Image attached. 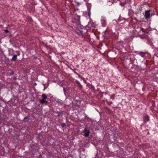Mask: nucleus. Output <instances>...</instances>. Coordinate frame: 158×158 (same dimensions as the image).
I'll use <instances>...</instances> for the list:
<instances>
[{
	"mask_svg": "<svg viewBox=\"0 0 158 158\" xmlns=\"http://www.w3.org/2000/svg\"><path fill=\"white\" fill-rule=\"evenodd\" d=\"M74 101L73 102V107L74 110H77L80 106V102L79 101Z\"/></svg>",
	"mask_w": 158,
	"mask_h": 158,
	"instance_id": "nucleus-1",
	"label": "nucleus"
},
{
	"mask_svg": "<svg viewBox=\"0 0 158 158\" xmlns=\"http://www.w3.org/2000/svg\"><path fill=\"white\" fill-rule=\"evenodd\" d=\"M86 5L88 9V15L90 17L91 14L90 9L92 6L91 3L89 2L86 3Z\"/></svg>",
	"mask_w": 158,
	"mask_h": 158,
	"instance_id": "nucleus-2",
	"label": "nucleus"
},
{
	"mask_svg": "<svg viewBox=\"0 0 158 158\" xmlns=\"http://www.w3.org/2000/svg\"><path fill=\"white\" fill-rule=\"evenodd\" d=\"M72 18L74 19V21L75 22H77L80 23V16L77 15H74L73 16Z\"/></svg>",
	"mask_w": 158,
	"mask_h": 158,
	"instance_id": "nucleus-3",
	"label": "nucleus"
},
{
	"mask_svg": "<svg viewBox=\"0 0 158 158\" xmlns=\"http://www.w3.org/2000/svg\"><path fill=\"white\" fill-rule=\"evenodd\" d=\"M101 23L102 26L103 27H106L107 25L106 19L104 18H102L101 20Z\"/></svg>",
	"mask_w": 158,
	"mask_h": 158,
	"instance_id": "nucleus-4",
	"label": "nucleus"
},
{
	"mask_svg": "<svg viewBox=\"0 0 158 158\" xmlns=\"http://www.w3.org/2000/svg\"><path fill=\"white\" fill-rule=\"evenodd\" d=\"M150 10H148L146 11L145 14V18L146 19H148L150 18Z\"/></svg>",
	"mask_w": 158,
	"mask_h": 158,
	"instance_id": "nucleus-5",
	"label": "nucleus"
},
{
	"mask_svg": "<svg viewBox=\"0 0 158 158\" xmlns=\"http://www.w3.org/2000/svg\"><path fill=\"white\" fill-rule=\"evenodd\" d=\"M83 31L82 30L77 29L76 31V33L79 35L83 36H84V34L83 33Z\"/></svg>",
	"mask_w": 158,
	"mask_h": 158,
	"instance_id": "nucleus-6",
	"label": "nucleus"
},
{
	"mask_svg": "<svg viewBox=\"0 0 158 158\" xmlns=\"http://www.w3.org/2000/svg\"><path fill=\"white\" fill-rule=\"evenodd\" d=\"M149 120V118L147 114H145L143 117V121L144 123L148 121Z\"/></svg>",
	"mask_w": 158,
	"mask_h": 158,
	"instance_id": "nucleus-7",
	"label": "nucleus"
},
{
	"mask_svg": "<svg viewBox=\"0 0 158 158\" xmlns=\"http://www.w3.org/2000/svg\"><path fill=\"white\" fill-rule=\"evenodd\" d=\"M84 131H85V134H84V136L85 137H87L89 135V130H87V128H85L84 130Z\"/></svg>",
	"mask_w": 158,
	"mask_h": 158,
	"instance_id": "nucleus-8",
	"label": "nucleus"
},
{
	"mask_svg": "<svg viewBox=\"0 0 158 158\" xmlns=\"http://www.w3.org/2000/svg\"><path fill=\"white\" fill-rule=\"evenodd\" d=\"M139 55L141 56L143 58L145 57V53L141 52H139Z\"/></svg>",
	"mask_w": 158,
	"mask_h": 158,
	"instance_id": "nucleus-9",
	"label": "nucleus"
},
{
	"mask_svg": "<svg viewBox=\"0 0 158 158\" xmlns=\"http://www.w3.org/2000/svg\"><path fill=\"white\" fill-rule=\"evenodd\" d=\"M17 58V55H14L12 58L11 59V61H15L16 60Z\"/></svg>",
	"mask_w": 158,
	"mask_h": 158,
	"instance_id": "nucleus-10",
	"label": "nucleus"
},
{
	"mask_svg": "<svg viewBox=\"0 0 158 158\" xmlns=\"http://www.w3.org/2000/svg\"><path fill=\"white\" fill-rule=\"evenodd\" d=\"M40 102L41 104H44V103H45L46 104L48 103V101H46L45 99H42L40 101Z\"/></svg>",
	"mask_w": 158,
	"mask_h": 158,
	"instance_id": "nucleus-11",
	"label": "nucleus"
},
{
	"mask_svg": "<svg viewBox=\"0 0 158 158\" xmlns=\"http://www.w3.org/2000/svg\"><path fill=\"white\" fill-rule=\"evenodd\" d=\"M56 113L58 114V116H59L60 115H62L63 114V111L59 112L58 111H57L56 112Z\"/></svg>",
	"mask_w": 158,
	"mask_h": 158,
	"instance_id": "nucleus-12",
	"label": "nucleus"
},
{
	"mask_svg": "<svg viewBox=\"0 0 158 158\" xmlns=\"http://www.w3.org/2000/svg\"><path fill=\"white\" fill-rule=\"evenodd\" d=\"M42 97L43 99H45L47 98V95L45 94H43L42 95Z\"/></svg>",
	"mask_w": 158,
	"mask_h": 158,
	"instance_id": "nucleus-13",
	"label": "nucleus"
},
{
	"mask_svg": "<svg viewBox=\"0 0 158 158\" xmlns=\"http://www.w3.org/2000/svg\"><path fill=\"white\" fill-rule=\"evenodd\" d=\"M115 94H113L110 96V98L112 99H114Z\"/></svg>",
	"mask_w": 158,
	"mask_h": 158,
	"instance_id": "nucleus-14",
	"label": "nucleus"
},
{
	"mask_svg": "<svg viewBox=\"0 0 158 158\" xmlns=\"http://www.w3.org/2000/svg\"><path fill=\"white\" fill-rule=\"evenodd\" d=\"M56 102L58 104L60 105H62L63 104V103L61 102L59 100H57Z\"/></svg>",
	"mask_w": 158,
	"mask_h": 158,
	"instance_id": "nucleus-15",
	"label": "nucleus"
},
{
	"mask_svg": "<svg viewBox=\"0 0 158 158\" xmlns=\"http://www.w3.org/2000/svg\"><path fill=\"white\" fill-rule=\"evenodd\" d=\"M116 0H109V2H111L112 3H114L115 2Z\"/></svg>",
	"mask_w": 158,
	"mask_h": 158,
	"instance_id": "nucleus-16",
	"label": "nucleus"
},
{
	"mask_svg": "<svg viewBox=\"0 0 158 158\" xmlns=\"http://www.w3.org/2000/svg\"><path fill=\"white\" fill-rule=\"evenodd\" d=\"M66 125V123H63L62 124L61 126L62 127H64Z\"/></svg>",
	"mask_w": 158,
	"mask_h": 158,
	"instance_id": "nucleus-17",
	"label": "nucleus"
},
{
	"mask_svg": "<svg viewBox=\"0 0 158 158\" xmlns=\"http://www.w3.org/2000/svg\"><path fill=\"white\" fill-rule=\"evenodd\" d=\"M4 31L6 33H7L8 32H9V31L7 30V29H6V30H4Z\"/></svg>",
	"mask_w": 158,
	"mask_h": 158,
	"instance_id": "nucleus-18",
	"label": "nucleus"
},
{
	"mask_svg": "<svg viewBox=\"0 0 158 158\" xmlns=\"http://www.w3.org/2000/svg\"><path fill=\"white\" fill-rule=\"evenodd\" d=\"M90 89H92V90H94V87L93 86H92L90 88Z\"/></svg>",
	"mask_w": 158,
	"mask_h": 158,
	"instance_id": "nucleus-19",
	"label": "nucleus"
},
{
	"mask_svg": "<svg viewBox=\"0 0 158 158\" xmlns=\"http://www.w3.org/2000/svg\"><path fill=\"white\" fill-rule=\"evenodd\" d=\"M28 117H26L24 118V120H26V119H28Z\"/></svg>",
	"mask_w": 158,
	"mask_h": 158,
	"instance_id": "nucleus-20",
	"label": "nucleus"
},
{
	"mask_svg": "<svg viewBox=\"0 0 158 158\" xmlns=\"http://www.w3.org/2000/svg\"><path fill=\"white\" fill-rule=\"evenodd\" d=\"M80 28L81 29H83L84 27L82 25H80Z\"/></svg>",
	"mask_w": 158,
	"mask_h": 158,
	"instance_id": "nucleus-21",
	"label": "nucleus"
},
{
	"mask_svg": "<svg viewBox=\"0 0 158 158\" xmlns=\"http://www.w3.org/2000/svg\"><path fill=\"white\" fill-rule=\"evenodd\" d=\"M74 73L76 74H77V75H78V76H79V77H81V76L79 74H78L77 73H76V72H74Z\"/></svg>",
	"mask_w": 158,
	"mask_h": 158,
	"instance_id": "nucleus-22",
	"label": "nucleus"
},
{
	"mask_svg": "<svg viewBox=\"0 0 158 158\" xmlns=\"http://www.w3.org/2000/svg\"><path fill=\"white\" fill-rule=\"evenodd\" d=\"M84 1L86 2V3H87V2H88V1L89 0H84Z\"/></svg>",
	"mask_w": 158,
	"mask_h": 158,
	"instance_id": "nucleus-23",
	"label": "nucleus"
},
{
	"mask_svg": "<svg viewBox=\"0 0 158 158\" xmlns=\"http://www.w3.org/2000/svg\"><path fill=\"white\" fill-rule=\"evenodd\" d=\"M13 74H14V73H13V72L12 71V73L11 74V75H13Z\"/></svg>",
	"mask_w": 158,
	"mask_h": 158,
	"instance_id": "nucleus-24",
	"label": "nucleus"
},
{
	"mask_svg": "<svg viewBox=\"0 0 158 158\" xmlns=\"http://www.w3.org/2000/svg\"><path fill=\"white\" fill-rule=\"evenodd\" d=\"M17 54H18V55H20V54H19V53H17Z\"/></svg>",
	"mask_w": 158,
	"mask_h": 158,
	"instance_id": "nucleus-25",
	"label": "nucleus"
}]
</instances>
